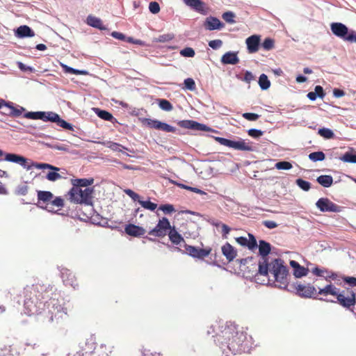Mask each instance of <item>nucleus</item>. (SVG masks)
I'll list each match as a JSON object with an SVG mask.
<instances>
[{"label":"nucleus","instance_id":"nucleus-1","mask_svg":"<svg viewBox=\"0 0 356 356\" xmlns=\"http://www.w3.org/2000/svg\"><path fill=\"white\" fill-rule=\"evenodd\" d=\"M271 250L270 244L265 241H259V252L261 259L258 264V272L255 277L258 280L259 277H264L262 282H272L278 288L285 289L289 286L287 268L284 265L281 259H274L268 261V254Z\"/></svg>","mask_w":356,"mask_h":356},{"label":"nucleus","instance_id":"nucleus-2","mask_svg":"<svg viewBox=\"0 0 356 356\" xmlns=\"http://www.w3.org/2000/svg\"><path fill=\"white\" fill-rule=\"evenodd\" d=\"M293 289L296 290V293L302 298H316V295H322L327 296L328 295L334 296L337 299V302L343 307L350 308L356 303L355 293L347 288L346 290L340 291L333 284H327L325 287L319 289L317 292L316 289L312 284L307 285L296 282L291 285Z\"/></svg>","mask_w":356,"mask_h":356},{"label":"nucleus","instance_id":"nucleus-3","mask_svg":"<svg viewBox=\"0 0 356 356\" xmlns=\"http://www.w3.org/2000/svg\"><path fill=\"white\" fill-rule=\"evenodd\" d=\"M209 330L208 334L214 333L215 343L222 348L227 346L233 353H238L242 350V346L246 340V334L238 330V326L233 323H216Z\"/></svg>","mask_w":356,"mask_h":356},{"label":"nucleus","instance_id":"nucleus-4","mask_svg":"<svg viewBox=\"0 0 356 356\" xmlns=\"http://www.w3.org/2000/svg\"><path fill=\"white\" fill-rule=\"evenodd\" d=\"M51 291L49 286L35 284L24 288V312L29 316L41 313Z\"/></svg>","mask_w":356,"mask_h":356},{"label":"nucleus","instance_id":"nucleus-5","mask_svg":"<svg viewBox=\"0 0 356 356\" xmlns=\"http://www.w3.org/2000/svg\"><path fill=\"white\" fill-rule=\"evenodd\" d=\"M93 192L92 188L82 189L79 187H72L68 194L72 202L91 205L92 204Z\"/></svg>","mask_w":356,"mask_h":356},{"label":"nucleus","instance_id":"nucleus-6","mask_svg":"<svg viewBox=\"0 0 356 356\" xmlns=\"http://www.w3.org/2000/svg\"><path fill=\"white\" fill-rule=\"evenodd\" d=\"M48 312L49 314V321L59 322L63 320L67 314V309L64 307L60 301L56 298H49Z\"/></svg>","mask_w":356,"mask_h":356},{"label":"nucleus","instance_id":"nucleus-7","mask_svg":"<svg viewBox=\"0 0 356 356\" xmlns=\"http://www.w3.org/2000/svg\"><path fill=\"white\" fill-rule=\"evenodd\" d=\"M32 167H34L36 169H49L52 170L49 172L46 175L47 179L50 181H55L62 178V176L58 173L60 168L51 164L33 162L31 165H28L27 170H30Z\"/></svg>","mask_w":356,"mask_h":356},{"label":"nucleus","instance_id":"nucleus-8","mask_svg":"<svg viewBox=\"0 0 356 356\" xmlns=\"http://www.w3.org/2000/svg\"><path fill=\"white\" fill-rule=\"evenodd\" d=\"M215 140L219 143L220 145L229 147L230 148H233L236 150L241 151H252V146L245 143L243 140H241L238 141H234L229 139H227L221 137H215Z\"/></svg>","mask_w":356,"mask_h":356},{"label":"nucleus","instance_id":"nucleus-9","mask_svg":"<svg viewBox=\"0 0 356 356\" xmlns=\"http://www.w3.org/2000/svg\"><path fill=\"white\" fill-rule=\"evenodd\" d=\"M140 121L143 125L151 129H155L157 130H161L165 132L171 133H175L176 131L175 127L165 122H160L157 120L142 118L140 119Z\"/></svg>","mask_w":356,"mask_h":356},{"label":"nucleus","instance_id":"nucleus-10","mask_svg":"<svg viewBox=\"0 0 356 356\" xmlns=\"http://www.w3.org/2000/svg\"><path fill=\"white\" fill-rule=\"evenodd\" d=\"M86 347L91 350V356H108L111 350L106 345H100L99 348H96L95 338L90 336L86 340Z\"/></svg>","mask_w":356,"mask_h":356},{"label":"nucleus","instance_id":"nucleus-11","mask_svg":"<svg viewBox=\"0 0 356 356\" xmlns=\"http://www.w3.org/2000/svg\"><path fill=\"white\" fill-rule=\"evenodd\" d=\"M171 227L168 219L163 217L159 220L156 226L149 232V234L157 237H163L167 234L168 231L170 230Z\"/></svg>","mask_w":356,"mask_h":356},{"label":"nucleus","instance_id":"nucleus-12","mask_svg":"<svg viewBox=\"0 0 356 356\" xmlns=\"http://www.w3.org/2000/svg\"><path fill=\"white\" fill-rule=\"evenodd\" d=\"M318 209L322 212H334L339 213L341 211V207L330 201L328 198H320L316 203Z\"/></svg>","mask_w":356,"mask_h":356},{"label":"nucleus","instance_id":"nucleus-13","mask_svg":"<svg viewBox=\"0 0 356 356\" xmlns=\"http://www.w3.org/2000/svg\"><path fill=\"white\" fill-rule=\"evenodd\" d=\"M184 248L186 252L194 258L203 259L211 253V248L203 249L185 244Z\"/></svg>","mask_w":356,"mask_h":356},{"label":"nucleus","instance_id":"nucleus-14","mask_svg":"<svg viewBox=\"0 0 356 356\" xmlns=\"http://www.w3.org/2000/svg\"><path fill=\"white\" fill-rule=\"evenodd\" d=\"M179 127L197 131H209L211 130L207 125L200 124L196 121L191 120H181L178 122Z\"/></svg>","mask_w":356,"mask_h":356},{"label":"nucleus","instance_id":"nucleus-15","mask_svg":"<svg viewBox=\"0 0 356 356\" xmlns=\"http://www.w3.org/2000/svg\"><path fill=\"white\" fill-rule=\"evenodd\" d=\"M331 30L335 35L342 38L346 41L350 33V31H348L346 26L339 22L332 23L331 24Z\"/></svg>","mask_w":356,"mask_h":356},{"label":"nucleus","instance_id":"nucleus-16","mask_svg":"<svg viewBox=\"0 0 356 356\" xmlns=\"http://www.w3.org/2000/svg\"><path fill=\"white\" fill-rule=\"evenodd\" d=\"M260 36L258 35H252L246 39L245 43L247 44L248 53L253 54L258 51L260 45Z\"/></svg>","mask_w":356,"mask_h":356},{"label":"nucleus","instance_id":"nucleus-17","mask_svg":"<svg viewBox=\"0 0 356 356\" xmlns=\"http://www.w3.org/2000/svg\"><path fill=\"white\" fill-rule=\"evenodd\" d=\"M124 232L127 234L134 237H139L145 234V229L143 227L134 224L126 225Z\"/></svg>","mask_w":356,"mask_h":356},{"label":"nucleus","instance_id":"nucleus-18","mask_svg":"<svg viewBox=\"0 0 356 356\" xmlns=\"http://www.w3.org/2000/svg\"><path fill=\"white\" fill-rule=\"evenodd\" d=\"M184 3L193 10L201 14L207 13L205 3L201 0H182Z\"/></svg>","mask_w":356,"mask_h":356},{"label":"nucleus","instance_id":"nucleus-19","mask_svg":"<svg viewBox=\"0 0 356 356\" xmlns=\"http://www.w3.org/2000/svg\"><path fill=\"white\" fill-rule=\"evenodd\" d=\"M204 25L209 31L221 29L224 26V24L218 18L214 17H207Z\"/></svg>","mask_w":356,"mask_h":356},{"label":"nucleus","instance_id":"nucleus-20","mask_svg":"<svg viewBox=\"0 0 356 356\" xmlns=\"http://www.w3.org/2000/svg\"><path fill=\"white\" fill-rule=\"evenodd\" d=\"M221 250L222 254L229 261H233L237 255V251L229 243H226L225 245H223Z\"/></svg>","mask_w":356,"mask_h":356},{"label":"nucleus","instance_id":"nucleus-21","mask_svg":"<svg viewBox=\"0 0 356 356\" xmlns=\"http://www.w3.org/2000/svg\"><path fill=\"white\" fill-rule=\"evenodd\" d=\"M221 62L223 64L236 65L239 62L237 52H226L221 58Z\"/></svg>","mask_w":356,"mask_h":356},{"label":"nucleus","instance_id":"nucleus-22","mask_svg":"<svg viewBox=\"0 0 356 356\" xmlns=\"http://www.w3.org/2000/svg\"><path fill=\"white\" fill-rule=\"evenodd\" d=\"M5 160L10 162H13L20 164L24 168L27 169L28 166H26V159L22 156L8 153L5 156Z\"/></svg>","mask_w":356,"mask_h":356},{"label":"nucleus","instance_id":"nucleus-23","mask_svg":"<svg viewBox=\"0 0 356 356\" xmlns=\"http://www.w3.org/2000/svg\"><path fill=\"white\" fill-rule=\"evenodd\" d=\"M170 241L175 245H180L181 243H184L185 241L182 236L178 233L175 227H171L168 233Z\"/></svg>","mask_w":356,"mask_h":356},{"label":"nucleus","instance_id":"nucleus-24","mask_svg":"<svg viewBox=\"0 0 356 356\" xmlns=\"http://www.w3.org/2000/svg\"><path fill=\"white\" fill-rule=\"evenodd\" d=\"M24 111V108L21 106L15 108L13 106V103L8 102L6 109L3 111V113L13 117H19Z\"/></svg>","mask_w":356,"mask_h":356},{"label":"nucleus","instance_id":"nucleus-25","mask_svg":"<svg viewBox=\"0 0 356 356\" xmlns=\"http://www.w3.org/2000/svg\"><path fill=\"white\" fill-rule=\"evenodd\" d=\"M54 195L50 191H38V202H43L44 203H47V206H49L51 200L53 199Z\"/></svg>","mask_w":356,"mask_h":356},{"label":"nucleus","instance_id":"nucleus-26","mask_svg":"<svg viewBox=\"0 0 356 356\" xmlns=\"http://www.w3.org/2000/svg\"><path fill=\"white\" fill-rule=\"evenodd\" d=\"M94 179H72V184L73 185V187H85L88 188L87 186H90L93 184Z\"/></svg>","mask_w":356,"mask_h":356},{"label":"nucleus","instance_id":"nucleus-27","mask_svg":"<svg viewBox=\"0 0 356 356\" xmlns=\"http://www.w3.org/2000/svg\"><path fill=\"white\" fill-rule=\"evenodd\" d=\"M17 34L19 37H32L34 35V32L28 26H20L17 30Z\"/></svg>","mask_w":356,"mask_h":356},{"label":"nucleus","instance_id":"nucleus-28","mask_svg":"<svg viewBox=\"0 0 356 356\" xmlns=\"http://www.w3.org/2000/svg\"><path fill=\"white\" fill-rule=\"evenodd\" d=\"M316 180L318 184L325 188L331 186L333 183V178L331 175H321L317 177Z\"/></svg>","mask_w":356,"mask_h":356},{"label":"nucleus","instance_id":"nucleus-29","mask_svg":"<svg viewBox=\"0 0 356 356\" xmlns=\"http://www.w3.org/2000/svg\"><path fill=\"white\" fill-rule=\"evenodd\" d=\"M87 24L92 27L102 29V20L92 15H89L87 17Z\"/></svg>","mask_w":356,"mask_h":356},{"label":"nucleus","instance_id":"nucleus-30","mask_svg":"<svg viewBox=\"0 0 356 356\" xmlns=\"http://www.w3.org/2000/svg\"><path fill=\"white\" fill-rule=\"evenodd\" d=\"M259 85L262 90H267L270 86V82L265 74L260 75L259 78Z\"/></svg>","mask_w":356,"mask_h":356},{"label":"nucleus","instance_id":"nucleus-31","mask_svg":"<svg viewBox=\"0 0 356 356\" xmlns=\"http://www.w3.org/2000/svg\"><path fill=\"white\" fill-rule=\"evenodd\" d=\"M95 113L99 118L104 120L111 121L113 119V115L106 111L96 108Z\"/></svg>","mask_w":356,"mask_h":356},{"label":"nucleus","instance_id":"nucleus-32","mask_svg":"<svg viewBox=\"0 0 356 356\" xmlns=\"http://www.w3.org/2000/svg\"><path fill=\"white\" fill-rule=\"evenodd\" d=\"M44 116V111L27 112L24 115L25 118L33 120H42Z\"/></svg>","mask_w":356,"mask_h":356},{"label":"nucleus","instance_id":"nucleus-33","mask_svg":"<svg viewBox=\"0 0 356 356\" xmlns=\"http://www.w3.org/2000/svg\"><path fill=\"white\" fill-rule=\"evenodd\" d=\"M158 104L159 107L165 111H170L172 110L173 106L172 104L167 99H158Z\"/></svg>","mask_w":356,"mask_h":356},{"label":"nucleus","instance_id":"nucleus-34","mask_svg":"<svg viewBox=\"0 0 356 356\" xmlns=\"http://www.w3.org/2000/svg\"><path fill=\"white\" fill-rule=\"evenodd\" d=\"M325 158V155L323 152H314L309 154V159L312 161H321Z\"/></svg>","mask_w":356,"mask_h":356},{"label":"nucleus","instance_id":"nucleus-35","mask_svg":"<svg viewBox=\"0 0 356 356\" xmlns=\"http://www.w3.org/2000/svg\"><path fill=\"white\" fill-rule=\"evenodd\" d=\"M50 209H54V207H56L58 209H60L63 207L64 206V200L60 197H56L54 200H51L49 204Z\"/></svg>","mask_w":356,"mask_h":356},{"label":"nucleus","instance_id":"nucleus-36","mask_svg":"<svg viewBox=\"0 0 356 356\" xmlns=\"http://www.w3.org/2000/svg\"><path fill=\"white\" fill-rule=\"evenodd\" d=\"M59 120V115L54 112H44V116L43 117L44 122H56Z\"/></svg>","mask_w":356,"mask_h":356},{"label":"nucleus","instance_id":"nucleus-37","mask_svg":"<svg viewBox=\"0 0 356 356\" xmlns=\"http://www.w3.org/2000/svg\"><path fill=\"white\" fill-rule=\"evenodd\" d=\"M318 133L321 136L327 139L332 138L334 136L333 131L327 128L319 129Z\"/></svg>","mask_w":356,"mask_h":356},{"label":"nucleus","instance_id":"nucleus-38","mask_svg":"<svg viewBox=\"0 0 356 356\" xmlns=\"http://www.w3.org/2000/svg\"><path fill=\"white\" fill-rule=\"evenodd\" d=\"M308 268H306L303 266H298L295 270H293V275L296 277L300 278L303 276H306L308 273Z\"/></svg>","mask_w":356,"mask_h":356},{"label":"nucleus","instance_id":"nucleus-39","mask_svg":"<svg viewBox=\"0 0 356 356\" xmlns=\"http://www.w3.org/2000/svg\"><path fill=\"white\" fill-rule=\"evenodd\" d=\"M275 41L270 38H266L261 44V47L267 51L271 50L274 48Z\"/></svg>","mask_w":356,"mask_h":356},{"label":"nucleus","instance_id":"nucleus-40","mask_svg":"<svg viewBox=\"0 0 356 356\" xmlns=\"http://www.w3.org/2000/svg\"><path fill=\"white\" fill-rule=\"evenodd\" d=\"M138 202L143 208L150 211H154L157 207L156 204L150 201L138 200Z\"/></svg>","mask_w":356,"mask_h":356},{"label":"nucleus","instance_id":"nucleus-41","mask_svg":"<svg viewBox=\"0 0 356 356\" xmlns=\"http://www.w3.org/2000/svg\"><path fill=\"white\" fill-rule=\"evenodd\" d=\"M296 184L305 191H308L311 188V184L302 179H298L296 181Z\"/></svg>","mask_w":356,"mask_h":356},{"label":"nucleus","instance_id":"nucleus-42","mask_svg":"<svg viewBox=\"0 0 356 356\" xmlns=\"http://www.w3.org/2000/svg\"><path fill=\"white\" fill-rule=\"evenodd\" d=\"M222 19L227 23L234 24L235 21L234 18L235 17V15L234 13L231 11L225 12L222 15Z\"/></svg>","mask_w":356,"mask_h":356},{"label":"nucleus","instance_id":"nucleus-43","mask_svg":"<svg viewBox=\"0 0 356 356\" xmlns=\"http://www.w3.org/2000/svg\"><path fill=\"white\" fill-rule=\"evenodd\" d=\"M292 167V164L289 161H280L275 164L277 170H290Z\"/></svg>","mask_w":356,"mask_h":356},{"label":"nucleus","instance_id":"nucleus-44","mask_svg":"<svg viewBox=\"0 0 356 356\" xmlns=\"http://www.w3.org/2000/svg\"><path fill=\"white\" fill-rule=\"evenodd\" d=\"M73 356H91V350L86 347V343L85 346L81 347V349L77 351Z\"/></svg>","mask_w":356,"mask_h":356},{"label":"nucleus","instance_id":"nucleus-45","mask_svg":"<svg viewBox=\"0 0 356 356\" xmlns=\"http://www.w3.org/2000/svg\"><path fill=\"white\" fill-rule=\"evenodd\" d=\"M180 54L184 57H193L195 53L193 48L186 47L180 51Z\"/></svg>","mask_w":356,"mask_h":356},{"label":"nucleus","instance_id":"nucleus-46","mask_svg":"<svg viewBox=\"0 0 356 356\" xmlns=\"http://www.w3.org/2000/svg\"><path fill=\"white\" fill-rule=\"evenodd\" d=\"M248 236H249V240H248L247 247L250 250H253V249H254V248H256L257 247V243L256 238L251 234H248Z\"/></svg>","mask_w":356,"mask_h":356},{"label":"nucleus","instance_id":"nucleus-47","mask_svg":"<svg viewBox=\"0 0 356 356\" xmlns=\"http://www.w3.org/2000/svg\"><path fill=\"white\" fill-rule=\"evenodd\" d=\"M341 160L343 161L344 162L356 163V155L346 152L342 156Z\"/></svg>","mask_w":356,"mask_h":356},{"label":"nucleus","instance_id":"nucleus-48","mask_svg":"<svg viewBox=\"0 0 356 356\" xmlns=\"http://www.w3.org/2000/svg\"><path fill=\"white\" fill-rule=\"evenodd\" d=\"M173 38H174L173 34L167 33V34H163V35H159L158 37V38L156 39V41L159 42H165L170 41Z\"/></svg>","mask_w":356,"mask_h":356},{"label":"nucleus","instance_id":"nucleus-49","mask_svg":"<svg viewBox=\"0 0 356 356\" xmlns=\"http://www.w3.org/2000/svg\"><path fill=\"white\" fill-rule=\"evenodd\" d=\"M184 85L186 88L193 91L195 90V83L194 80L191 78H187L184 80Z\"/></svg>","mask_w":356,"mask_h":356},{"label":"nucleus","instance_id":"nucleus-50","mask_svg":"<svg viewBox=\"0 0 356 356\" xmlns=\"http://www.w3.org/2000/svg\"><path fill=\"white\" fill-rule=\"evenodd\" d=\"M248 134L250 136L257 138L263 136L264 132L259 129H251L248 131Z\"/></svg>","mask_w":356,"mask_h":356},{"label":"nucleus","instance_id":"nucleus-51","mask_svg":"<svg viewBox=\"0 0 356 356\" xmlns=\"http://www.w3.org/2000/svg\"><path fill=\"white\" fill-rule=\"evenodd\" d=\"M243 118L249 121H256L259 119V115L253 113H244L242 115Z\"/></svg>","mask_w":356,"mask_h":356},{"label":"nucleus","instance_id":"nucleus-52","mask_svg":"<svg viewBox=\"0 0 356 356\" xmlns=\"http://www.w3.org/2000/svg\"><path fill=\"white\" fill-rule=\"evenodd\" d=\"M312 273L318 277H325V273H327V269L323 268H319L318 267H315L312 270Z\"/></svg>","mask_w":356,"mask_h":356},{"label":"nucleus","instance_id":"nucleus-53","mask_svg":"<svg viewBox=\"0 0 356 356\" xmlns=\"http://www.w3.org/2000/svg\"><path fill=\"white\" fill-rule=\"evenodd\" d=\"M63 67L66 72H69V73L73 74H76V75L86 74V73H87L86 71L76 70L72 67H68L67 65H65Z\"/></svg>","mask_w":356,"mask_h":356},{"label":"nucleus","instance_id":"nucleus-54","mask_svg":"<svg viewBox=\"0 0 356 356\" xmlns=\"http://www.w3.org/2000/svg\"><path fill=\"white\" fill-rule=\"evenodd\" d=\"M149 11L153 14H156L160 11L159 4L156 1H152L149 4Z\"/></svg>","mask_w":356,"mask_h":356},{"label":"nucleus","instance_id":"nucleus-55","mask_svg":"<svg viewBox=\"0 0 356 356\" xmlns=\"http://www.w3.org/2000/svg\"><path fill=\"white\" fill-rule=\"evenodd\" d=\"M222 45V41L217 39L209 42V46L213 49H218Z\"/></svg>","mask_w":356,"mask_h":356},{"label":"nucleus","instance_id":"nucleus-56","mask_svg":"<svg viewBox=\"0 0 356 356\" xmlns=\"http://www.w3.org/2000/svg\"><path fill=\"white\" fill-rule=\"evenodd\" d=\"M57 123V124L65 129H67V130H72V126L71 124L67 122L66 121H65L64 120L61 119L60 117H59V120L58 121L56 122Z\"/></svg>","mask_w":356,"mask_h":356},{"label":"nucleus","instance_id":"nucleus-57","mask_svg":"<svg viewBox=\"0 0 356 356\" xmlns=\"http://www.w3.org/2000/svg\"><path fill=\"white\" fill-rule=\"evenodd\" d=\"M324 277L327 282H330L331 280H336L338 277V275L333 271H329L327 270V273H325Z\"/></svg>","mask_w":356,"mask_h":356},{"label":"nucleus","instance_id":"nucleus-58","mask_svg":"<svg viewBox=\"0 0 356 356\" xmlns=\"http://www.w3.org/2000/svg\"><path fill=\"white\" fill-rule=\"evenodd\" d=\"M159 209L165 213H170L175 211V208L172 204H163L159 207Z\"/></svg>","mask_w":356,"mask_h":356},{"label":"nucleus","instance_id":"nucleus-59","mask_svg":"<svg viewBox=\"0 0 356 356\" xmlns=\"http://www.w3.org/2000/svg\"><path fill=\"white\" fill-rule=\"evenodd\" d=\"M108 147L113 151H118V152L122 151L120 147L123 148L124 149L128 150V149L127 147L122 146L120 144L116 143H110Z\"/></svg>","mask_w":356,"mask_h":356},{"label":"nucleus","instance_id":"nucleus-60","mask_svg":"<svg viewBox=\"0 0 356 356\" xmlns=\"http://www.w3.org/2000/svg\"><path fill=\"white\" fill-rule=\"evenodd\" d=\"M342 280L349 284L350 286H356V277H343Z\"/></svg>","mask_w":356,"mask_h":356},{"label":"nucleus","instance_id":"nucleus-61","mask_svg":"<svg viewBox=\"0 0 356 356\" xmlns=\"http://www.w3.org/2000/svg\"><path fill=\"white\" fill-rule=\"evenodd\" d=\"M125 193L128 195L134 201L139 200V195L131 189H127L124 191Z\"/></svg>","mask_w":356,"mask_h":356},{"label":"nucleus","instance_id":"nucleus-62","mask_svg":"<svg viewBox=\"0 0 356 356\" xmlns=\"http://www.w3.org/2000/svg\"><path fill=\"white\" fill-rule=\"evenodd\" d=\"M222 227V236L223 238H227V235L229 233L231 229L229 226L225 224L221 225Z\"/></svg>","mask_w":356,"mask_h":356},{"label":"nucleus","instance_id":"nucleus-63","mask_svg":"<svg viewBox=\"0 0 356 356\" xmlns=\"http://www.w3.org/2000/svg\"><path fill=\"white\" fill-rule=\"evenodd\" d=\"M262 224L267 228L268 229H274V228H276L278 225L274 222V221H272V220H264L263 221Z\"/></svg>","mask_w":356,"mask_h":356},{"label":"nucleus","instance_id":"nucleus-64","mask_svg":"<svg viewBox=\"0 0 356 356\" xmlns=\"http://www.w3.org/2000/svg\"><path fill=\"white\" fill-rule=\"evenodd\" d=\"M143 356H160V353L156 352H152L149 349L145 348L143 350Z\"/></svg>","mask_w":356,"mask_h":356}]
</instances>
